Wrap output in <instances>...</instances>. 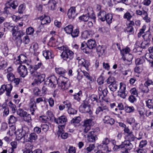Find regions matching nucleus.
Here are the masks:
<instances>
[{
	"instance_id": "obj_1",
	"label": "nucleus",
	"mask_w": 153,
	"mask_h": 153,
	"mask_svg": "<svg viewBox=\"0 0 153 153\" xmlns=\"http://www.w3.org/2000/svg\"><path fill=\"white\" fill-rule=\"evenodd\" d=\"M23 35V31L21 30H19L18 28H17L16 30H13L12 32V35L15 37V40L18 46H20L22 43L21 37Z\"/></svg>"
},
{
	"instance_id": "obj_2",
	"label": "nucleus",
	"mask_w": 153,
	"mask_h": 153,
	"mask_svg": "<svg viewBox=\"0 0 153 153\" xmlns=\"http://www.w3.org/2000/svg\"><path fill=\"white\" fill-rule=\"evenodd\" d=\"M57 84H58L56 77L54 75L48 77L45 82V84L52 88H55Z\"/></svg>"
},
{
	"instance_id": "obj_3",
	"label": "nucleus",
	"mask_w": 153,
	"mask_h": 153,
	"mask_svg": "<svg viewBox=\"0 0 153 153\" xmlns=\"http://www.w3.org/2000/svg\"><path fill=\"white\" fill-rule=\"evenodd\" d=\"M18 3L16 1H10L6 4V6L4 8V13L7 14L10 13L11 10L10 7L14 9L18 6Z\"/></svg>"
},
{
	"instance_id": "obj_4",
	"label": "nucleus",
	"mask_w": 153,
	"mask_h": 153,
	"mask_svg": "<svg viewBox=\"0 0 153 153\" xmlns=\"http://www.w3.org/2000/svg\"><path fill=\"white\" fill-rule=\"evenodd\" d=\"M80 112L82 113H88L90 114H92V112L90 109V105L86 101H84L79 108Z\"/></svg>"
},
{
	"instance_id": "obj_5",
	"label": "nucleus",
	"mask_w": 153,
	"mask_h": 153,
	"mask_svg": "<svg viewBox=\"0 0 153 153\" xmlns=\"http://www.w3.org/2000/svg\"><path fill=\"white\" fill-rule=\"evenodd\" d=\"M74 53L68 48L64 51H63L61 55V56L63 60L69 61L73 59L74 57Z\"/></svg>"
},
{
	"instance_id": "obj_6",
	"label": "nucleus",
	"mask_w": 153,
	"mask_h": 153,
	"mask_svg": "<svg viewBox=\"0 0 153 153\" xmlns=\"http://www.w3.org/2000/svg\"><path fill=\"white\" fill-rule=\"evenodd\" d=\"M122 146H123V151H122V153L128 152V150H131L133 147V145L130 143L129 140H125L122 143Z\"/></svg>"
},
{
	"instance_id": "obj_7",
	"label": "nucleus",
	"mask_w": 153,
	"mask_h": 153,
	"mask_svg": "<svg viewBox=\"0 0 153 153\" xmlns=\"http://www.w3.org/2000/svg\"><path fill=\"white\" fill-rule=\"evenodd\" d=\"M27 129L26 128H22V130H19L15 132L16 138L18 140H21L22 138L24 139L25 138V137L27 133L25 129Z\"/></svg>"
},
{
	"instance_id": "obj_8",
	"label": "nucleus",
	"mask_w": 153,
	"mask_h": 153,
	"mask_svg": "<svg viewBox=\"0 0 153 153\" xmlns=\"http://www.w3.org/2000/svg\"><path fill=\"white\" fill-rule=\"evenodd\" d=\"M126 85L122 82L120 83L119 90L118 91V95L123 98H126L127 94V92L125 91Z\"/></svg>"
},
{
	"instance_id": "obj_9",
	"label": "nucleus",
	"mask_w": 153,
	"mask_h": 153,
	"mask_svg": "<svg viewBox=\"0 0 153 153\" xmlns=\"http://www.w3.org/2000/svg\"><path fill=\"white\" fill-rule=\"evenodd\" d=\"M92 121L91 119H88L84 121V123L82 126L83 132L87 133L91 129V125Z\"/></svg>"
},
{
	"instance_id": "obj_10",
	"label": "nucleus",
	"mask_w": 153,
	"mask_h": 153,
	"mask_svg": "<svg viewBox=\"0 0 153 153\" xmlns=\"http://www.w3.org/2000/svg\"><path fill=\"white\" fill-rule=\"evenodd\" d=\"M12 88V85L11 84L3 85L0 89V94H3L4 91L6 90L7 92V95L10 96Z\"/></svg>"
},
{
	"instance_id": "obj_11",
	"label": "nucleus",
	"mask_w": 153,
	"mask_h": 153,
	"mask_svg": "<svg viewBox=\"0 0 153 153\" xmlns=\"http://www.w3.org/2000/svg\"><path fill=\"white\" fill-rule=\"evenodd\" d=\"M43 66L41 62H39L37 65H30V72L31 75L37 74L38 72L36 70L40 68Z\"/></svg>"
},
{
	"instance_id": "obj_12",
	"label": "nucleus",
	"mask_w": 153,
	"mask_h": 153,
	"mask_svg": "<svg viewBox=\"0 0 153 153\" xmlns=\"http://www.w3.org/2000/svg\"><path fill=\"white\" fill-rule=\"evenodd\" d=\"M7 77L8 81L10 82H14L16 85L19 84L20 79L18 78H15L14 75L13 73H8L7 75Z\"/></svg>"
},
{
	"instance_id": "obj_13",
	"label": "nucleus",
	"mask_w": 153,
	"mask_h": 153,
	"mask_svg": "<svg viewBox=\"0 0 153 153\" xmlns=\"http://www.w3.org/2000/svg\"><path fill=\"white\" fill-rule=\"evenodd\" d=\"M67 120V117L64 115L58 118H55L54 119V121L56 123L59 124H62L61 125V126L63 127H64Z\"/></svg>"
},
{
	"instance_id": "obj_14",
	"label": "nucleus",
	"mask_w": 153,
	"mask_h": 153,
	"mask_svg": "<svg viewBox=\"0 0 153 153\" xmlns=\"http://www.w3.org/2000/svg\"><path fill=\"white\" fill-rule=\"evenodd\" d=\"M87 138L89 142H95L97 139V137L96 134V131H91L89 132L87 136Z\"/></svg>"
},
{
	"instance_id": "obj_15",
	"label": "nucleus",
	"mask_w": 153,
	"mask_h": 153,
	"mask_svg": "<svg viewBox=\"0 0 153 153\" xmlns=\"http://www.w3.org/2000/svg\"><path fill=\"white\" fill-rule=\"evenodd\" d=\"M18 72L20 76L24 77L27 74V68L24 65H20L18 68Z\"/></svg>"
},
{
	"instance_id": "obj_16",
	"label": "nucleus",
	"mask_w": 153,
	"mask_h": 153,
	"mask_svg": "<svg viewBox=\"0 0 153 153\" xmlns=\"http://www.w3.org/2000/svg\"><path fill=\"white\" fill-rule=\"evenodd\" d=\"M64 78L66 79L65 81H62L61 83L59 85V89L63 91L67 89L70 86V83L68 81V79L65 77Z\"/></svg>"
},
{
	"instance_id": "obj_17",
	"label": "nucleus",
	"mask_w": 153,
	"mask_h": 153,
	"mask_svg": "<svg viewBox=\"0 0 153 153\" xmlns=\"http://www.w3.org/2000/svg\"><path fill=\"white\" fill-rule=\"evenodd\" d=\"M133 58V56L131 54L128 53L126 54L125 57H123L122 59L125 61V63L127 65H129L131 63Z\"/></svg>"
},
{
	"instance_id": "obj_18",
	"label": "nucleus",
	"mask_w": 153,
	"mask_h": 153,
	"mask_svg": "<svg viewBox=\"0 0 153 153\" xmlns=\"http://www.w3.org/2000/svg\"><path fill=\"white\" fill-rule=\"evenodd\" d=\"M32 76L36 77L37 79V82H39L40 83H41L45 79V75L44 74H41L40 73H37V74H35L31 75Z\"/></svg>"
},
{
	"instance_id": "obj_19",
	"label": "nucleus",
	"mask_w": 153,
	"mask_h": 153,
	"mask_svg": "<svg viewBox=\"0 0 153 153\" xmlns=\"http://www.w3.org/2000/svg\"><path fill=\"white\" fill-rule=\"evenodd\" d=\"M75 7H71L68 10V15L69 19H74L76 15Z\"/></svg>"
},
{
	"instance_id": "obj_20",
	"label": "nucleus",
	"mask_w": 153,
	"mask_h": 153,
	"mask_svg": "<svg viewBox=\"0 0 153 153\" xmlns=\"http://www.w3.org/2000/svg\"><path fill=\"white\" fill-rule=\"evenodd\" d=\"M97 46L96 42L94 40L90 39L86 43L87 47L90 49H93Z\"/></svg>"
},
{
	"instance_id": "obj_21",
	"label": "nucleus",
	"mask_w": 153,
	"mask_h": 153,
	"mask_svg": "<svg viewBox=\"0 0 153 153\" xmlns=\"http://www.w3.org/2000/svg\"><path fill=\"white\" fill-rule=\"evenodd\" d=\"M130 22L128 24V25L126 28V31L128 33H134V29L133 27L134 25V23L133 21H130Z\"/></svg>"
},
{
	"instance_id": "obj_22",
	"label": "nucleus",
	"mask_w": 153,
	"mask_h": 153,
	"mask_svg": "<svg viewBox=\"0 0 153 153\" xmlns=\"http://www.w3.org/2000/svg\"><path fill=\"white\" fill-rule=\"evenodd\" d=\"M79 64L84 67L87 71L89 70L88 67L90 64L88 61L84 59H82L79 61Z\"/></svg>"
},
{
	"instance_id": "obj_23",
	"label": "nucleus",
	"mask_w": 153,
	"mask_h": 153,
	"mask_svg": "<svg viewBox=\"0 0 153 153\" xmlns=\"http://www.w3.org/2000/svg\"><path fill=\"white\" fill-rule=\"evenodd\" d=\"M41 20V24L42 25L45 24L47 23H49L51 22L50 17L48 16L43 15L40 17Z\"/></svg>"
},
{
	"instance_id": "obj_24",
	"label": "nucleus",
	"mask_w": 153,
	"mask_h": 153,
	"mask_svg": "<svg viewBox=\"0 0 153 153\" xmlns=\"http://www.w3.org/2000/svg\"><path fill=\"white\" fill-rule=\"evenodd\" d=\"M104 123L107 124H109L111 125L114 124L115 122L114 120L108 116H105L103 119Z\"/></svg>"
},
{
	"instance_id": "obj_25",
	"label": "nucleus",
	"mask_w": 153,
	"mask_h": 153,
	"mask_svg": "<svg viewBox=\"0 0 153 153\" xmlns=\"http://www.w3.org/2000/svg\"><path fill=\"white\" fill-rule=\"evenodd\" d=\"M105 48L104 46L99 45L97 48V51L99 56L105 54Z\"/></svg>"
},
{
	"instance_id": "obj_26",
	"label": "nucleus",
	"mask_w": 153,
	"mask_h": 153,
	"mask_svg": "<svg viewBox=\"0 0 153 153\" xmlns=\"http://www.w3.org/2000/svg\"><path fill=\"white\" fill-rule=\"evenodd\" d=\"M57 3L54 0H50L48 2V7L51 10H55L56 9Z\"/></svg>"
},
{
	"instance_id": "obj_27",
	"label": "nucleus",
	"mask_w": 153,
	"mask_h": 153,
	"mask_svg": "<svg viewBox=\"0 0 153 153\" xmlns=\"http://www.w3.org/2000/svg\"><path fill=\"white\" fill-rule=\"evenodd\" d=\"M146 32L147 33L143 35L142 36L145 41L149 42L151 40L152 36L149 31H148Z\"/></svg>"
},
{
	"instance_id": "obj_28",
	"label": "nucleus",
	"mask_w": 153,
	"mask_h": 153,
	"mask_svg": "<svg viewBox=\"0 0 153 153\" xmlns=\"http://www.w3.org/2000/svg\"><path fill=\"white\" fill-rule=\"evenodd\" d=\"M106 16V13L104 11H100V12L98 14L99 19L103 22L105 21L106 19L105 16Z\"/></svg>"
},
{
	"instance_id": "obj_29",
	"label": "nucleus",
	"mask_w": 153,
	"mask_h": 153,
	"mask_svg": "<svg viewBox=\"0 0 153 153\" xmlns=\"http://www.w3.org/2000/svg\"><path fill=\"white\" fill-rule=\"evenodd\" d=\"M62 130H62H59L57 133V134L59 137L61 136L62 139H65L68 137V134L67 133L63 132Z\"/></svg>"
},
{
	"instance_id": "obj_30",
	"label": "nucleus",
	"mask_w": 153,
	"mask_h": 153,
	"mask_svg": "<svg viewBox=\"0 0 153 153\" xmlns=\"http://www.w3.org/2000/svg\"><path fill=\"white\" fill-rule=\"evenodd\" d=\"M79 33V29L77 28L74 30H73V31L71 32L70 34L73 38H74L78 36Z\"/></svg>"
},
{
	"instance_id": "obj_31",
	"label": "nucleus",
	"mask_w": 153,
	"mask_h": 153,
	"mask_svg": "<svg viewBox=\"0 0 153 153\" xmlns=\"http://www.w3.org/2000/svg\"><path fill=\"white\" fill-rule=\"evenodd\" d=\"M117 83L116 82L110 84L108 86V87L111 91L114 92L117 90Z\"/></svg>"
},
{
	"instance_id": "obj_32",
	"label": "nucleus",
	"mask_w": 153,
	"mask_h": 153,
	"mask_svg": "<svg viewBox=\"0 0 153 153\" xmlns=\"http://www.w3.org/2000/svg\"><path fill=\"white\" fill-rule=\"evenodd\" d=\"M73 26L71 25H69L64 28V30L67 33L70 34L73 29Z\"/></svg>"
},
{
	"instance_id": "obj_33",
	"label": "nucleus",
	"mask_w": 153,
	"mask_h": 153,
	"mask_svg": "<svg viewBox=\"0 0 153 153\" xmlns=\"http://www.w3.org/2000/svg\"><path fill=\"white\" fill-rule=\"evenodd\" d=\"M56 72L61 76L64 75L66 72V71L62 68H55Z\"/></svg>"
},
{
	"instance_id": "obj_34",
	"label": "nucleus",
	"mask_w": 153,
	"mask_h": 153,
	"mask_svg": "<svg viewBox=\"0 0 153 153\" xmlns=\"http://www.w3.org/2000/svg\"><path fill=\"white\" fill-rule=\"evenodd\" d=\"M38 138V136L35 132L31 133L29 138V140L30 142L33 141V140H36Z\"/></svg>"
},
{
	"instance_id": "obj_35",
	"label": "nucleus",
	"mask_w": 153,
	"mask_h": 153,
	"mask_svg": "<svg viewBox=\"0 0 153 153\" xmlns=\"http://www.w3.org/2000/svg\"><path fill=\"white\" fill-rule=\"evenodd\" d=\"M30 108L31 111H34L36 109L37 107L35 101H31L30 103Z\"/></svg>"
},
{
	"instance_id": "obj_36",
	"label": "nucleus",
	"mask_w": 153,
	"mask_h": 153,
	"mask_svg": "<svg viewBox=\"0 0 153 153\" xmlns=\"http://www.w3.org/2000/svg\"><path fill=\"white\" fill-rule=\"evenodd\" d=\"M90 17L89 13H88L85 15H83L79 16V19L82 21L87 22L88 21Z\"/></svg>"
},
{
	"instance_id": "obj_37",
	"label": "nucleus",
	"mask_w": 153,
	"mask_h": 153,
	"mask_svg": "<svg viewBox=\"0 0 153 153\" xmlns=\"http://www.w3.org/2000/svg\"><path fill=\"white\" fill-rule=\"evenodd\" d=\"M98 30L100 32L104 34H108L109 32L108 28L106 27L99 28Z\"/></svg>"
},
{
	"instance_id": "obj_38",
	"label": "nucleus",
	"mask_w": 153,
	"mask_h": 153,
	"mask_svg": "<svg viewBox=\"0 0 153 153\" xmlns=\"http://www.w3.org/2000/svg\"><path fill=\"white\" fill-rule=\"evenodd\" d=\"M94 144H90L89 146L86 148H85L84 149L86 151L87 153H88L92 151L95 148Z\"/></svg>"
},
{
	"instance_id": "obj_39",
	"label": "nucleus",
	"mask_w": 153,
	"mask_h": 153,
	"mask_svg": "<svg viewBox=\"0 0 153 153\" xmlns=\"http://www.w3.org/2000/svg\"><path fill=\"white\" fill-rule=\"evenodd\" d=\"M150 44L149 42L144 41L141 44V47L142 48L146 49L149 48Z\"/></svg>"
},
{
	"instance_id": "obj_40",
	"label": "nucleus",
	"mask_w": 153,
	"mask_h": 153,
	"mask_svg": "<svg viewBox=\"0 0 153 153\" xmlns=\"http://www.w3.org/2000/svg\"><path fill=\"white\" fill-rule=\"evenodd\" d=\"M9 123V124H13L15 123L17 120V118L14 116H10L8 119Z\"/></svg>"
},
{
	"instance_id": "obj_41",
	"label": "nucleus",
	"mask_w": 153,
	"mask_h": 153,
	"mask_svg": "<svg viewBox=\"0 0 153 153\" xmlns=\"http://www.w3.org/2000/svg\"><path fill=\"white\" fill-rule=\"evenodd\" d=\"M105 20L107 22L108 24H110L112 22L113 17L112 15L110 14H108L105 16Z\"/></svg>"
},
{
	"instance_id": "obj_42",
	"label": "nucleus",
	"mask_w": 153,
	"mask_h": 153,
	"mask_svg": "<svg viewBox=\"0 0 153 153\" xmlns=\"http://www.w3.org/2000/svg\"><path fill=\"white\" fill-rule=\"evenodd\" d=\"M17 113L18 115L21 117H23L26 115L27 113L26 111H24L22 109L20 108L17 111Z\"/></svg>"
},
{
	"instance_id": "obj_43",
	"label": "nucleus",
	"mask_w": 153,
	"mask_h": 153,
	"mask_svg": "<svg viewBox=\"0 0 153 153\" xmlns=\"http://www.w3.org/2000/svg\"><path fill=\"white\" fill-rule=\"evenodd\" d=\"M18 60L20 61L22 63H25L26 61V56L24 55L21 54L18 56Z\"/></svg>"
},
{
	"instance_id": "obj_44",
	"label": "nucleus",
	"mask_w": 153,
	"mask_h": 153,
	"mask_svg": "<svg viewBox=\"0 0 153 153\" xmlns=\"http://www.w3.org/2000/svg\"><path fill=\"white\" fill-rule=\"evenodd\" d=\"M90 98L92 101L96 103L98 102V101L100 98V97H99V100H98L97 95L95 94H93L91 96Z\"/></svg>"
},
{
	"instance_id": "obj_45",
	"label": "nucleus",
	"mask_w": 153,
	"mask_h": 153,
	"mask_svg": "<svg viewBox=\"0 0 153 153\" xmlns=\"http://www.w3.org/2000/svg\"><path fill=\"white\" fill-rule=\"evenodd\" d=\"M125 111L127 113H130L133 112L134 110V107L125 106Z\"/></svg>"
},
{
	"instance_id": "obj_46",
	"label": "nucleus",
	"mask_w": 153,
	"mask_h": 153,
	"mask_svg": "<svg viewBox=\"0 0 153 153\" xmlns=\"http://www.w3.org/2000/svg\"><path fill=\"white\" fill-rule=\"evenodd\" d=\"M146 105L149 108H153V101L149 99L146 101Z\"/></svg>"
},
{
	"instance_id": "obj_47",
	"label": "nucleus",
	"mask_w": 153,
	"mask_h": 153,
	"mask_svg": "<svg viewBox=\"0 0 153 153\" xmlns=\"http://www.w3.org/2000/svg\"><path fill=\"white\" fill-rule=\"evenodd\" d=\"M106 82L108 84H111L114 82H116L115 80V78L113 77L110 76L106 80Z\"/></svg>"
},
{
	"instance_id": "obj_48",
	"label": "nucleus",
	"mask_w": 153,
	"mask_h": 153,
	"mask_svg": "<svg viewBox=\"0 0 153 153\" xmlns=\"http://www.w3.org/2000/svg\"><path fill=\"white\" fill-rule=\"evenodd\" d=\"M23 117L24 120L27 122H30L31 120L30 115L27 114V113L26 115L24 116Z\"/></svg>"
},
{
	"instance_id": "obj_49",
	"label": "nucleus",
	"mask_w": 153,
	"mask_h": 153,
	"mask_svg": "<svg viewBox=\"0 0 153 153\" xmlns=\"http://www.w3.org/2000/svg\"><path fill=\"white\" fill-rule=\"evenodd\" d=\"M122 144L118 146L117 145H114L113 149L115 151H118L120 150H121V152L123 151V148Z\"/></svg>"
},
{
	"instance_id": "obj_50",
	"label": "nucleus",
	"mask_w": 153,
	"mask_h": 153,
	"mask_svg": "<svg viewBox=\"0 0 153 153\" xmlns=\"http://www.w3.org/2000/svg\"><path fill=\"white\" fill-rule=\"evenodd\" d=\"M89 36L90 34L89 33L88 31L87 30H85L83 32L81 35L82 37L84 39L88 38V37Z\"/></svg>"
},
{
	"instance_id": "obj_51",
	"label": "nucleus",
	"mask_w": 153,
	"mask_h": 153,
	"mask_svg": "<svg viewBox=\"0 0 153 153\" xmlns=\"http://www.w3.org/2000/svg\"><path fill=\"white\" fill-rule=\"evenodd\" d=\"M41 91L38 88H35L33 90V94L36 96H42L41 94Z\"/></svg>"
},
{
	"instance_id": "obj_52",
	"label": "nucleus",
	"mask_w": 153,
	"mask_h": 153,
	"mask_svg": "<svg viewBox=\"0 0 153 153\" xmlns=\"http://www.w3.org/2000/svg\"><path fill=\"white\" fill-rule=\"evenodd\" d=\"M117 107L118 108H116L115 109V111H117L118 109L119 110H124V105L122 103H119L117 104Z\"/></svg>"
},
{
	"instance_id": "obj_53",
	"label": "nucleus",
	"mask_w": 153,
	"mask_h": 153,
	"mask_svg": "<svg viewBox=\"0 0 153 153\" xmlns=\"http://www.w3.org/2000/svg\"><path fill=\"white\" fill-rule=\"evenodd\" d=\"M9 106L11 108L13 113H15L16 111V106L15 105L13 104L11 101L9 103Z\"/></svg>"
},
{
	"instance_id": "obj_54",
	"label": "nucleus",
	"mask_w": 153,
	"mask_h": 153,
	"mask_svg": "<svg viewBox=\"0 0 153 153\" xmlns=\"http://www.w3.org/2000/svg\"><path fill=\"white\" fill-rule=\"evenodd\" d=\"M132 17V16L129 12H126L124 14L123 16L124 18L126 19L128 21H129Z\"/></svg>"
},
{
	"instance_id": "obj_55",
	"label": "nucleus",
	"mask_w": 153,
	"mask_h": 153,
	"mask_svg": "<svg viewBox=\"0 0 153 153\" xmlns=\"http://www.w3.org/2000/svg\"><path fill=\"white\" fill-rule=\"evenodd\" d=\"M130 92L131 94L135 95L136 97L138 96L137 91L135 88H132L130 90Z\"/></svg>"
},
{
	"instance_id": "obj_56",
	"label": "nucleus",
	"mask_w": 153,
	"mask_h": 153,
	"mask_svg": "<svg viewBox=\"0 0 153 153\" xmlns=\"http://www.w3.org/2000/svg\"><path fill=\"white\" fill-rule=\"evenodd\" d=\"M68 111L69 114H75L77 113V111L71 108V107L68 109Z\"/></svg>"
},
{
	"instance_id": "obj_57",
	"label": "nucleus",
	"mask_w": 153,
	"mask_h": 153,
	"mask_svg": "<svg viewBox=\"0 0 153 153\" xmlns=\"http://www.w3.org/2000/svg\"><path fill=\"white\" fill-rule=\"evenodd\" d=\"M41 128L42 131L46 132L49 129V126L47 124H43L41 126Z\"/></svg>"
},
{
	"instance_id": "obj_58",
	"label": "nucleus",
	"mask_w": 153,
	"mask_h": 153,
	"mask_svg": "<svg viewBox=\"0 0 153 153\" xmlns=\"http://www.w3.org/2000/svg\"><path fill=\"white\" fill-rule=\"evenodd\" d=\"M7 28L9 30H12L13 32V30L16 29L17 28H19L18 26H14L12 24H9L8 25Z\"/></svg>"
},
{
	"instance_id": "obj_59",
	"label": "nucleus",
	"mask_w": 153,
	"mask_h": 153,
	"mask_svg": "<svg viewBox=\"0 0 153 153\" xmlns=\"http://www.w3.org/2000/svg\"><path fill=\"white\" fill-rule=\"evenodd\" d=\"M142 92L144 93H147L149 91V89L148 87L144 85H143L141 88Z\"/></svg>"
},
{
	"instance_id": "obj_60",
	"label": "nucleus",
	"mask_w": 153,
	"mask_h": 153,
	"mask_svg": "<svg viewBox=\"0 0 153 153\" xmlns=\"http://www.w3.org/2000/svg\"><path fill=\"white\" fill-rule=\"evenodd\" d=\"M34 32V30L33 28L31 27H30L27 29L26 30V32L27 34L28 35H31L33 34Z\"/></svg>"
},
{
	"instance_id": "obj_61",
	"label": "nucleus",
	"mask_w": 153,
	"mask_h": 153,
	"mask_svg": "<svg viewBox=\"0 0 153 153\" xmlns=\"http://www.w3.org/2000/svg\"><path fill=\"white\" fill-rule=\"evenodd\" d=\"M104 78L102 76H101L97 79V82L99 84L101 85L104 82Z\"/></svg>"
},
{
	"instance_id": "obj_62",
	"label": "nucleus",
	"mask_w": 153,
	"mask_h": 153,
	"mask_svg": "<svg viewBox=\"0 0 153 153\" xmlns=\"http://www.w3.org/2000/svg\"><path fill=\"white\" fill-rule=\"evenodd\" d=\"M81 71L83 73L84 76H85L88 79H89L90 81H91L92 78L90 76L88 72L85 71Z\"/></svg>"
},
{
	"instance_id": "obj_63",
	"label": "nucleus",
	"mask_w": 153,
	"mask_h": 153,
	"mask_svg": "<svg viewBox=\"0 0 153 153\" xmlns=\"http://www.w3.org/2000/svg\"><path fill=\"white\" fill-rule=\"evenodd\" d=\"M143 62V60L141 58H137L135 61V64L137 65L142 64Z\"/></svg>"
},
{
	"instance_id": "obj_64",
	"label": "nucleus",
	"mask_w": 153,
	"mask_h": 153,
	"mask_svg": "<svg viewBox=\"0 0 153 153\" xmlns=\"http://www.w3.org/2000/svg\"><path fill=\"white\" fill-rule=\"evenodd\" d=\"M144 85L148 87L151 85H153V81L151 79H148L145 82Z\"/></svg>"
}]
</instances>
